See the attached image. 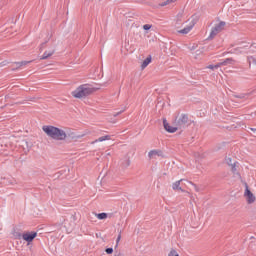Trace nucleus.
<instances>
[{"mask_svg": "<svg viewBox=\"0 0 256 256\" xmlns=\"http://www.w3.org/2000/svg\"><path fill=\"white\" fill-rule=\"evenodd\" d=\"M42 131H44L48 137L54 139V141H65L67 139V133H65L63 129L55 126H43Z\"/></svg>", "mask_w": 256, "mask_h": 256, "instance_id": "nucleus-1", "label": "nucleus"}, {"mask_svg": "<svg viewBox=\"0 0 256 256\" xmlns=\"http://www.w3.org/2000/svg\"><path fill=\"white\" fill-rule=\"evenodd\" d=\"M99 88L91 87L89 84H82L74 91H72V97L75 99H85V97H89L95 91H98Z\"/></svg>", "mask_w": 256, "mask_h": 256, "instance_id": "nucleus-2", "label": "nucleus"}, {"mask_svg": "<svg viewBox=\"0 0 256 256\" xmlns=\"http://www.w3.org/2000/svg\"><path fill=\"white\" fill-rule=\"evenodd\" d=\"M189 125V116L186 114H181V116L176 120L177 129H185Z\"/></svg>", "mask_w": 256, "mask_h": 256, "instance_id": "nucleus-3", "label": "nucleus"}, {"mask_svg": "<svg viewBox=\"0 0 256 256\" xmlns=\"http://www.w3.org/2000/svg\"><path fill=\"white\" fill-rule=\"evenodd\" d=\"M224 28H225V22L221 21L220 23L216 24L212 28L208 39H213L218 33H221V31H223Z\"/></svg>", "mask_w": 256, "mask_h": 256, "instance_id": "nucleus-4", "label": "nucleus"}, {"mask_svg": "<svg viewBox=\"0 0 256 256\" xmlns=\"http://www.w3.org/2000/svg\"><path fill=\"white\" fill-rule=\"evenodd\" d=\"M158 157H165V153L161 149H153L148 152V159H157Z\"/></svg>", "mask_w": 256, "mask_h": 256, "instance_id": "nucleus-5", "label": "nucleus"}, {"mask_svg": "<svg viewBox=\"0 0 256 256\" xmlns=\"http://www.w3.org/2000/svg\"><path fill=\"white\" fill-rule=\"evenodd\" d=\"M244 195H245V197L247 199V203H249V205H251V203H255V195H253L251 190H249V186H246Z\"/></svg>", "mask_w": 256, "mask_h": 256, "instance_id": "nucleus-6", "label": "nucleus"}, {"mask_svg": "<svg viewBox=\"0 0 256 256\" xmlns=\"http://www.w3.org/2000/svg\"><path fill=\"white\" fill-rule=\"evenodd\" d=\"M35 237H37V232H26L22 234V239L27 241V243H31Z\"/></svg>", "mask_w": 256, "mask_h": 256, "instance_id": "nucleus-7", "label": "nucleus"}, {"mask_svg": "<svg viewBox=\"0 0 256 256\" xmlns=\"http://www.w3.org/2000/svg\"><path fill=\"white\" fill-rule=\"evenodd\" d=\"M163 125H164V129L168 132V133H175L176 131L179 130V128L173 127L171 125H169V123L167 122V119H163Z\"/></svg>", "mask_w": 256, "mask_h": 256, "instance_id": "nucleus-8", "label": "nucleus"}, {"mask_svg": "<svg viewBox=\"0 0 256 256\" xmlns=\"http://www.w3.org/2000/svg\"><path fill=\"white\" fill-rule=\"evenodd\" d=\"M193 27H195V22H191V24L185 28H183L182 30H179L178 33L182 34V35H187L188 33L191 32V30L193 29Z\"/></svg>", "mask_w": 256, "mask_h": 256, "instance_id": "nucleus-9", "label": "nucleus"}, {"mask_svg": "<svg viewBox=\"0 0 256 256\" xmlns=\"http://www.w3.org/2000/svg\"><path fill=\"white\" fill-rule=\"evenodd\" d=\"M54 54H55V50L45 51L40 59L41 60L49 59V57H52Z\"/></svg>", "mask_w": 256, "mask_h": 256, "instance_id": "nucleus-10", "label": "nucleus"}, {"mask_svg": "<svg viewBox=\"0 0 256 256\" xmlns=\"http://www.w3.org/2000/svg\"><path fill=\"white\" fill-rule=\"evenodd\" d=\"M181 181H183V179L178 180V181H176V182H174V183L172 184V189H173L174 191H177V190L182 191V192L184 191V190L181 189V187H180Z\"/></svg>", "mask_w": 256, "mask_h": 256, "instance_id": "nucleus-11", "label": "nucleus"}, {"mask_svg": "<svg viewBox=\"0 0 256 256\" xmlns=\"http://www.w3.org/2000/svg\"><path fill=\"white\" fill-rule=\"evenodd\" d=\"M151 61H152V57H151V55H150V56H148V57L142 62V64H141V69L143 70V69L147 68V66L151 63Z\"/></svg>", "mask_w": 256, "mask_h": 256, "instance_id": "nucleus-12", "label": "nucleus"}, {"mask_svg": "<svg viewBox=\"0 0 256 256\" xmlns=\"http://www.w3.org/2000/svg\"><path fill=\"white\" fill-rule=\"evenodd\" d=\"M111 140V136L110 135H105V136H101L98 139H96L94 141V143H103V141H109Z\"/></svg>", "mask_w": 256, "mask_h": 256, "instance_id": "nucleus-13", "label": "nucleus"}, {"mask_svg": "<svg viewBox=\"0 0 256 256\" xmlns=\"http://www.w3.org/2000/svg\"><path fill=\"white\" fill-rule=\"evenodd\" d=\"M235 60L233 58H226L224 61L220 62V65H233Z\"/></svg>", "mask_w": 256, "mask_h": 256, "instance_id": "nucleus-14", "label": "nucleus"}, {"mask_svg": "<svg viewBox=\"0 0 256 256\" xmlns=\"http://www.w3.org/2000/svg\"><path fill=\"white\" fill-rule=\"evenodd\" d=\"M121 165L122 167H129V165H131V160L129 159V157H124L122 160H121Z\"/></svg>", "mask_w": 256, "mask_h": 256, "instance_id": "nucleus-15", "label": "nucleus"}, {"mask_svg": "<svg viewBox=\"0 0 256 256\" xmlns=\"http://www.w3.org/2000/svg\"><path fill=\"white\" fill-rule=\"evenodd\" d=\"M96 216H97V219H99L100 221H103V219H107V217H108L107 213H105V212L96 214Z\"/></svg>", "mask_w": 256, "mask_h": 256, "instance_id": "nucleus-16", "label": "nucleus"}, {"mask_svg": "<svg viewBox=\"0 0 256 256\" xmlns=\"http://www.w3.org/2000/svg\"><path fill=\"white\" fill-rule=\"evenodd\" d=\"M219 67H221V62L216 65H208L206 69H211L212 71H215V69H219Z\"/></svg>", "mask_w": 256, "mask_h": 256, "instance_id": "nucleus-17", "label": "nucleus"}, {"mask_svg": "<svg viewBox=\"0 0 256 256\" xmlns=\"http://www.w3.org/2000/svg\"><path fill=\"white\" fill-rule=\"evenodd\" d=\"M237 165H239V163L237 161H235V162H233V165L230 166L231 171H232V173H234V175L237 173Z\"/></svg>", "mask_w": 256, "mask_h": 256, "instance_id": "nucleus-18", "label": "nucleus"}, {"mask_svg": "<svg viewBox=\"0 0 256 256\" xmlns=\"http://www.w3.org/2000/svg\"><path fill=\"white\" fill-rule=\"evenodd\" d=\"M29 63H31V61H21L15 62V65H17V67H23V65H29Z\"/></svg>", "mask_w": 256, "mask_h": 256, "instance_id": "nucleus-19", "label": "nucleus"}, {"mask_svg": "<svg viewBox=\"0 0 256 256\" xmlns=\"http://www.w3.org/2000/svg\"><path fill=\"white\" fill-rule=\"evenodd\" d=\"M237 99H249V94L236 95Z\"/></svg>", "mask_w": 256, "mask_h": 256, "instance_id": "nucleus-20", "label": "nucleus"}, {"mask_svg": "<svg viewBox=\"0 0 256 256\" xmlns=\"http://www.w3.org/2000/svg\"><path fill=\"white\" fill-rule=\"evenodd\" d=\"M248 62H249L250 65H251V63H254V64L256 65V59H255V57L249 56V57H248Z\"/></svg>", "mask_w": 256, "mask_h": 256, "instance_id": "nucleus-21", "label": "nucleus"}, {"mask_svg": "<svg viewBox=\"0 0 256 256\" xmlns=\"http://www.w3.org/2000/svg\"><path fill=\"white\" fill-rule=\"evenodd\" d=\"M168 256H179V254L177 253V250L172 249V250L170 251V253L168 254Z\"/></svg>", "mask_w": 256, "mask_h": 256, "instance_id": "nucleus-22", "label": "nucleus"}, {"mask_svg": "<svg viewBox=\"0 0 256 256\" xmlns=\"http://www.w3.org/2000/svg\"><path fill=\"white\" fill-rule=\"evenodd\" d=\"M189 183H190V185H192V187H194V189H195V191H196L197 193H199V191H201V189L198 188L197 184H195V183H193V182H189Z\"/></svg>", "mask_w": 256, "mask_h": 256, "instance_id": "nucleus-23", "label": "nucleus"}, {"mask_svg": "<svg viewBox=\"0 0 256 256\" xmlns=\"http://www.w3.org/2000/svg\"><path fill=\"white\" fill-rule=\"evenodd\" d=\"M225 161H226L227 165H229L230 167L233 165V160L231 158L228 157L225 159Z\"/></svg>", "mask_w": 256, "mask_h": 256, "instance_id": "nucleus-24", "label": "nucleus"}, {"mask_svg": "<svg viewBox=\"0 0 256 256\" xmlns=\"http://www.w3.org/2000/svg\"><path fill=\"white\" fill-rule=\"evenodd\" d=\"M119 241H121V233L118 235V237L116 239V246L115 247L119 246Z\"/></svg>", "mask_w": 256, "mask_h": 256, "instance_id": "nucleus-25", "label": "nucleus"}, {"mask_svg": "<svg viewBox=\"0 0 256 256\" xmlns=\"http://www.w3.org/2000/svg\"><path fill=\"white\" fill-rule=\"evenodd\" d=\"M143 29H144V31H149V29H151V25L146 24L143 26Z\"/></svg>", "mask_w": 256, "mask_h": 256, "instance_id": "nucleus-26", "label": "nucleus"}, {"mask_svg": "<svg viewBox=\"0 0 256 256\" xmlns=\"http://www.w3.org/2000/svg\"><path fill=\"white\" fill-rule=\"evenodd\" d=\"M106 253L107 255H111V253H113V248H107Z\"/></svg>", "mask_w": 256, "mask_h": 256, "instance_id": "nucleus-27", "label": "nucleus"}, {"mask_svg": "<svg viewBox=\"0 0 256 256\" xmlns=\"http://www.w3.org/2000/svg\"><path fill=\"white\" fill-rule=\"evenodd\" d=\"M123 111H125V110H121V111L115 113V114H114V117H119V115H121V113H123Z\"/></svg>", "mask_w": 256, "mask_h": 256, "instance_id": "nucleus-28", "label": "nucleus"}, {"mask_svg": "<svg viewBox=\"0 0 256 256\" xmlns=\"http://www.w3.org/2000/svg\"><path fill=\"white\" fill-rule=\"evenodd\" d=\"M45 47V43H42L40 46V51H43V48Z\"/></svg>", "mask_w": 256, "mask_h": 256, "instance_id": "nucleus-29", "label": "nucleus"}, {"mask_svg": "<svg viewBox=\"0 0 256 256\" xmlns=\"http://www.w3.org/2000/svg\"><path fill=\"white\" fill-rule=\"evenodd\" d=\"M174 0H167L166 3H164V5H167V3H173Z\"/></svg>", "mask_w": 256, "mask_h": 256, "instance_id": "nucleus-30", "label": "nucleus"}, {"mask_svg": "<svg viewBox=\"0 0 256 256\" xmlns=\"http://www.w3.org/2000/svg\"><path fill=\"white\" fill-rule=\"evenodd\" d=\"M109 155H111V152H106V156H109Z\"/></svg>", "mask_w": 256, "mask_h": 256, "instance_id": "nucleus-31", "label": "nucleus"}, {"mask_svg": "<svg viewBox=\"0 0 256 256\" xmlns=\"http://www.w3.org/2000/svg\"><path fill=\"white\" fill-rule=\"evenodd\" d=\"M115 256H123L122 254H118V255H115Z\"/></svg>", "mask_w": 256, "mask_h": 256, "instance_id": "nucleus-32", "label": "nucleus"}]
</instances>
